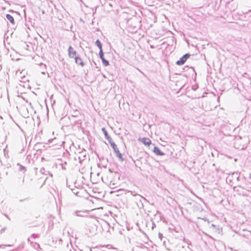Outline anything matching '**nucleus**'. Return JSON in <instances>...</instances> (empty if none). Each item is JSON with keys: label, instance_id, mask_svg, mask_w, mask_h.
<instances>
[{"label": "nucleus", "instance_id": "nucleus-1", "mask_svg": "<svg viewBox=\"0 0 251 251\" xmlns=\"http://www.w3.org/2000/svg\"><path fill=\"white\" fill-rule=\"evenodd\" d=\"M128 192L130 193V194L131 195L133 196H138L139 197L140 199L138 200V201H139V202L140 203L138 204L137 203V204H138V207H143V202L142 201V200H143L144 201H147V200L145 198L142 197V196L137 194L135 192H133V191L129 190V191H128Z\"/></svg>", "mask_w": 251, "mask_h": 251}, {"label": "nucleus", "instance_id": "nucleus-2", "mask_svg": "<svg viewBox=\"0 0 251 251\" xmlns=\"http://www.w3.org/2000/svg\"><path fill=\"white\" fill-rule=\"evenodd\" d=\"M189 56L190 54L189 53L184 54L183 56L180 58L178 61H176V64L179 66L184 64Z\"/></svg>", "mask_w": 251, "mask_h": 251}, {"label": "nucleus", "instance_id": "nucleus-3", "mask_svg": "<svg viewBox=\"0 0 251 251\" xmlns=\"http://www.w3.org/2000/svg\"><path fill=\"white\" fill-rule=\"evenodd\" d=\"M88 213L89 212L87 210L75 211V215L78 217H88Z\"/></svg>", "mask_w": 251, "mask_h": 251}, {"label": "nucleus", "instance_id": "nucleus-4", "mask_svg": "<svg viewBox=\"0 0 251 251\" xmlns=\"http://www.w3.org/2000/svg\"><path fill=\"white\" fill-rule=\"evenodd\" d=\"M76 51L72 48V46H70L68 49V55L70 58H75L76 55Z\"/></svg>", "mask_w": 251, "mask_h": 251}, {"label": "nucleus", "instance_id": "nucleus-5", "mask_svg": "<svg viewBox=\"0 0 251 251\" xmlns=\"http://www.w3.org/2000/svg\"><path fill=\"white\" fill-rule=\"evenodd\" d=\"M100 57L101 59L103 64L104 66H107L109 65L108 61L106 60L103 57V53L102 50H100L99 52Z\"/></svg>", "mask_w": 251, "mask_h": 251}, {"label": "nucleus", "instance_id": "nucleus-6", "mask_svg": "<svg viewBox=\"0 0 251 251\" xmlns=\"http://www.w3.org/2000/svg\"><path fill=\"white\" fill-rule=\"evenodd\" d=\"M85 156L82 155L81 153L79 152V154L76 155L75 157V160H78L80 163H81L82 161L85 159Z\"/></svg>", "mask_w": 251, "mask_h": 251}, {"label": "nucleus", "instance_id": "nucleus-7", "mask_svg": "<svg viewBox=\"0 0 251 251\" xmlns=\"http://www.w3.org/2000/svg\"><path fill=\"white\" fill-rule=\"evenodd\" d=\"M141 141L145 145L149 146L151 144V140L148 138H143L140 139Z\"/></svg>", "mask_w": 251, "mask_h": 251}, {"label": "nucleus", "instance_id": "nucleus-8", "mask_svg": "<svg viewBox=\"0 0 251 251\" xmlns=\"http://www.w3.org/2000/svg\"><path fill=\"white\" fill-rule=\"evenodd\" d=\"M153 152L155 154L157 155H163L164 154V153L163 152H162L160 150V149L157 147H154Z\"/></svg>", "mask_w": 251, "mask_h": 251}, {"label": "nucleus", "instance_id": "nucleus-9", "mask_svg": "<svg viewBox=\"0 0 251 251\" xmlns=\"http://www.w3.org/2000/svg\"><path fill=\"white\" fill-rule=\"evenodd\" d=\"M75 62L76 64L81 65V66H83L84 65L82 59L79 57H75Z\"/></svg>", "mask_w": 251, "mask_h": 251}, {"label": "nucleus", "instance_id": "nucleus-10", "mask_svg": "<svg viewBox=\"0 0 251 251\" xmlns=\"http://www.w3.org/2000/svg\"><path fill=\"white\" fill-rule=\"evenodd\" d=\"M7 19L13 25L14 24V20L13 17L10 14H7L6 15Z\"/></svg>", "mask_w": 251, "mask_h": 251}, {"label": "nucleus", "instance_id": "nucleus-11", "mask_svg": "<svg viewBox=\"0 0 251 251\" xmlns=\"http://www.w3.org/2000/svg\"><path fill=\"white\" fill-rule=\"evenodd\" d=\"M111 147L113 149L115 153H116L117 152H118V151H119L118 148L117 147V145L115 143H111Z\"/></svg>", "mask_w": 251, "mask_h": 251}, {"label": "nucleus", "instance_id": "nucleus-12", "mask_svg": "<svg viewBox=\"0 0 251 251\" xmlns=\"http://www.w3.org/2000/svg\"><path fill=\"white\" fill-rule=\"evenodd\" d=\"M17 165H18L19 166V170L20 171L23 172V173H25V172L26 171V170L25 166H24L22 165H20L19 163L17 164Z\"/></svg>", "mask_w": 251, "mask_h": 251}, {"label": "nucleus", "instance_id": "nucleus-13", "mask_svg": "<svg viewBox=\"0 0 251 251\" xmlns=\"http://www.w3.org/2000/svg\"><path fill=\"white\" fill-rule=\"evenodd\" d=\"M95 44L97 46V47L99 48L100 50H102V45L99 40H97V41L95 42Z\"/></svg>", "mask_w": 251, "mask_h": 251}, {"label": "nucleus", "instance_id": "nucleus-14", "mask_svg": "<svg viewBox=\"0 0 251 251\" xmlns=\"http://www.w3.org/2000/svg\"><path fill=\"white\" fill-rule=\"evenodd\" d=\"M102 131L103 132V133H104V136L105 137V138L107 139V137H110L108 134V133L107 132V131L106 130L105 128H102Z\"/></svg>", "mask_w": 251, "mask_h": 251}, {"label": "nucleus", "instance_id": "nucleus-15", "mask_svg": "<svg viewBox=\"0 0 251 251\" xmlns=\"http://www.w3.org/2000/svg\"><path fill=\"white\" fill-rule=\"evenodd\" d=\"M116 153V156L120 159L121 160L123 161V159L122 158V154L120 153V151L117 152Z\"/></svg>", "mask_w": 251, "mask_h": 251}, {"label": "nucleus", "instance_id": "nucleus-16", "mask_svg": "<svg viewBox=\"0 0 251 251\" xmlns=\"http://www.w3.org/2000/svg\"><path fill=\"white\" fill-rule=\"evenodd\" d=\"M107 140H108V141L109 142V144L111 145V143H114L113 141H112V139L111 137H107Z\"/></svg>", "mask_w": 251, "mask_h": 251}, {"label": "nucleus", "instance_id": "nucleus-17", "mask_svg": "<svg viewBox=\"0 0 251 251\" xmlns=\"http://www.w3.org/2000/svg\"><path fill=\"white\" fill-rule=\"evenodd\" d=\"M37 237H38V235L36 234L33 233L31 235V237H32L33 238H36Z\"/></svg>", "mask_w": 251, "mask_h": 251}, {"label": "nucleus", "instance_id": "nucleus-18", "mask_svg": "<svg viewBox=\"0 0 251 251\" xmlns=\"http://www.w3.org/2000/svg\"><path fill=\"white\" fill-rule=\"evenodd\" d=\"M158 235H159V238H160L161 240H162V236H163L162 234L161 233H159V234H158Z\"/></svg>", "mask_w": 251, "mask_h": 251}, {"label": "nucleus", "instance_id": "nucleus-19", "mask_svg": "<svg viewBox=\"0 0 251 251\" xmlns=\"http://www.w3.org/2000/svg\"><path fill=\"white\" fill-rule=\"evenodd\" d=\"M5 246H6L5 245H1V246H0V248H3Z\"/></svg>", "mask_w": 251, "mask_h": 251}, {"label": "nucleus", "instance_id": "nucleus-20", "mask_svg": "<svg viewBox=\"0 0 251 251\" xmlns=\"http://www.w3.org/2000/svg\"><path fill=\"white\" fill-rule=\"evenodd\" d=\"M5 151H6V149H4V150H3V151H4V152H5Z\"/></svg>", "mask_w": 251, "mask_h": 251}, {"label": "nucleus", "instance_id": "nucleus-21", "mask_svg": "<svg viewBox=\"0 0 251 251\" xmlns=\"http://www.w3.org/2000/svg\"><path fill=\"white\" fill-rule=\"evenodd\" d=\"M43 170H44V169H42V170H41V172H42V171H43Z\"/></svg>", "mask_w": 251, "mask_h": 251}, {"label": "nucleus", "instance_id": "nucleus-22", "mask_svg": "<svg viewBox=\"0 0 251 251\" xmlns=\"http://www.w3.org/2000/svg\"><path fill=\"white\" fill-rule=\"evenodd\" d=\"M90 251H93L92 250H90Z\"/></svg>", "mask_w": 251, "mask_h": 251}]
</instances>
